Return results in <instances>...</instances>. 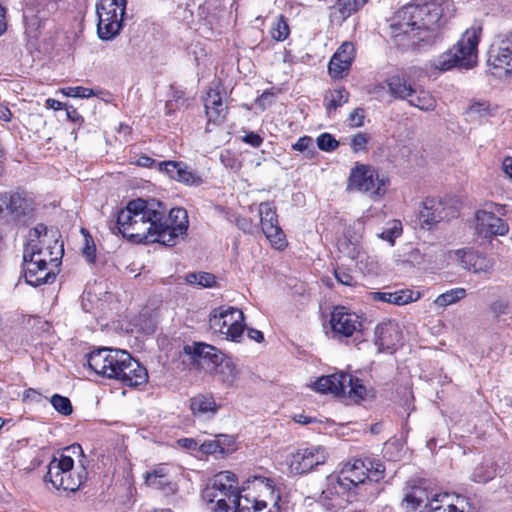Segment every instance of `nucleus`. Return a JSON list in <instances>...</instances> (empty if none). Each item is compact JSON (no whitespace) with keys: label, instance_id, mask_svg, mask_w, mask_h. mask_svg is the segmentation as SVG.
<instances>
[{"label":"nucleus","instance_id":"obj_1","mask_svg":"<svg viewBox=\"0 0 512 512\" xmlns=\"http://www.w3.org/2000/svg\"><path fill=\"white\" fill-rule=\"evenodd\" d=\"M110 229L135 243L158 242L171 247L186 235L188 215L183 208H172L167 214L160 201L138 198L117 213Z\"/></svg>","mask_w":512,"mask_h":512},{"label":"nucleus","instance_id":"obj_2","mask_svg":"<svg viewBox=\"0 0 512 512\" xmlns=\"http://www.w3.org/2000/svg\"><path fill=\"white\" fill-rule=\"evenodd\" d=\"M87 361L96 374L116 379L125 386L136 387L148 380L146 368L125 350L99 348L89 353Z\"/></svg>","mask_w":512,"mask_h":512},{"label":"nucleus","instance_id":"obj_3","mask_svg":"<svg viewBox=\"0 0 512 512\" xmlns=\"http://www.w3.org/2000/svg\"><path fill=\"white\" fill-rule=\"evenodd\" d=\"M440 13L429 3H411L395 13L390 28L394 37L407 36L412 45L431 43Z\"/></svg>","mask_w":512,"mask_h":512},{"label":"nucleus","instance_id":"obj_4","mask_svg":"<svg viewBox=\"0 0 512 512\" xmlns=\"http://www.w3.org/2000/svg\"><path fill=\"white\" fill-rule=\"evenodd\" d=\"M54 245L44 247L39 243L28 242L24 248V276L26 282L34 287L52 283L56 278L54 268L59 265L63 255V244L54 240Z\"/></svg>","mask_w":512,"mask_h":512},{"label":"nucleus","instance_id":"obj_5","mask_svg":"<svg viewBox=\"0 0 512 512\" xmlns=\"http://www.w3.org/2000/svg\"><path fill=\"white\" fill-rule=\"evenodd\" d=\"M481 33L482 27L478 24L466 29L452 48L433 60L432 67L440 72L448 71L454 67L461 69L473 68L478 60V44Z\"/></svg>","mask_w":512,"mask_h":512},{"label":"nucleus","instance_id":"obj_6","mask_svg":"<svg viewBox=\"0 0 512 512\" xmlns=\"http://www.w3.org/2000/svg\"><path fill=\"white\" fill-rule=\"evenodd\" d=\"M246 489L241 491L238 487L237 477L230 471H222L216 474L212 483L202 491V499L209 504H214L211 509L214 512H235L236 499H242Z\"/></svg>","mask_w":512,"mask_h":512},{"label":"nucleus","instance_id":"obj_7","mask_svg":"<svg viewBox=\"0 0 512 512\" xmlns=\"http://www.w3.org/2000/svg\"><path fill=\"white\" fill-rule=\"evenodd\" d=\"M385 467L380 461L370 458L354 459L346 463L338 475H332L343 483V486L354 492L360 485L370 482H379L384 478Z\"/></svg>","mask_w":512,"mask_h":512},{"label":"nucleus","instance_id":"obj_8","mask_svg":"<svg viewBox=\"0 0 512 512\" xmlns=\"http://www.w3.org/2000/svg\"><path fill=\"white\" fill-rule=\"evenodd\" d=\"M74 460L69 454H61L59 458H53L48 465L45 480L49 481L56 489L65 491H76L86 479L84 467L75 472Z\"/></svg>","mask_w":512,"mask_h":512},{"label":"nucleus","instance_id":"obj_9","mask_svg":"<svg viewBox=\"0 0 512 512\" xmlns=\"http://www.w3.org/2000/svg\"><path fill=\"white\" fill-rule=\"evenodd\" d=\"M127 0H97V32L102 40L116 37L123 27Z\"/></svg>","mask_w":512,"mask_h":512},{"label":"nucleus","instance_id":"obj_10","mask_svg":"<svg viewBox=\"0 0 512 512\" xmlns=\"http://www.w3.org/2000/svg\"><path fill=\"white\" fill-rule=\"evenodd\" d=\"M314 388L318 392L348 397L353 401L363 400L367 393L366 387L360 383L359 379L345 372L318 378Z\"/></svg>","mask_w":512,"mask_h":512},{"label":"nucleus","instance_id":"obj_11","mask_svg":"<svg viewBox=\"0 0 512 512\" xmlns=\"http://www.w3.org/2000/svg\"><path fill=\"white\" fill-rule=\"evenodd\" d=\"M209 325L224 339L239 342L244 332V314L234 307H219L212 311Z\"/></svg>","mask_w":512,"mask_h":512},{"label":"nucleus","instance_id":"obj_12","mask_svg":"<svg viewBox=\"0 0 512 512\" xmlns=\"http://www.w3.org/2000/svg\"><path fill=\"white\" fill-rule=\"evenodd\" d=\"M387 85L392 96L407 101L413 107L422 111H432L436 107V99L429 91L404 78L391 77L387 80Z\"/></svg>","mask_w":512,"mask_h":512},{"label":"nucleus","instance_id":"obj_13","mask_svg":"<svg viewBox=\"0 0 512 512\" xmlns=\"http://www.w3.org/2000/svg\"><path fill=\"white\" fill-rule=\"evenodd\" d=\"M388 180L380 177L377 170L369 165H357L351 170L348 187L352 190L369 193L374 198H381L386 192Z\"/></svg>","mask_w":512,"mask_h":512},{"label":"nucleus","instance_id":"obj_14","mask_svg":"<svg viewBox=\"0 0 512 512\" xmlns=\"http://www.w3.org/2000/svg\"><path fill=\"white\" fill-rule=\"evenodd\" d=\"M488 63L493 74L500 78L512 74V31L496 36L490 48Z\"/></svg>","mask_w":512,"mask_h":512},{"label":"nucleus","instance_id":"obj_15","mask_svg":"<svg viewBox=\"0 0 512 512\" xmlns=\"http://www.w3.org/2000/svg\"><path fill=\"white\" fill-rule=\"evenodd\" d=\"M353 493L331 475L327 478L326 486L318 501L327 512H344Z\"/></svg>","mask_w":512,"mask_h":512},{"label":"nucleus","instance_id":"obj_16","mask_svg":"<svg viewBox=\"0 0 512 512\" xmlns=\"http://www.w3.org/2000/svg\"><path fill=\"white\" fill-rule=\"evenodd\" d=\"M334 338L351 337L362 330L361 317L344 306H336L330 315Z\"/></svg>","mask_w":512,"mask_h":512},{"label":"nucleus","instance_id":"obj_17","mask_svg":"<svg viewBox=\"0 0 512 512\" xmlns=\"http://www.w3.org/2000/svg\"><path fill=\"white\" fill-rule=\"evenodd\" d=\"M259 216L262 231L271 245L277 249L285 248L287 242L279 226L275 208L268 202L260 203Z\"/></svg>","mask_w":512,"mask_h":512},{"label":"nucleus","instance_id":"obj_18","mask_svg":"<svg viewBox=\"0 0 512 512\" xmlns=\"http://www.w3.org/2000/svg\"><path fill=\"white\" fill-rule=\"evenodd\" d=\"M327 455L320 446H312L297 450L289 459L290 471L294 474H304L315 466L324 464Z\"/></svg>","mask_w":512,"mask_h":512},{"label":"nucleus","instance_id":"obj_19","mask_svg":"<svg viewBox=\"0 0 512 512\" xmlns=\"http://www.w3.org/2000/svg\"><path fill=\"white\" fill-rule=\"evenodd\" d=\"M158 170L170 179L188 186L202 184L201 176L181 161H161L157 163Z\"/></svg>","mask_w":512,"mask_h":512},{"label":"nucleus","instance_id":"obj_20","mask_svg":"<svg viewBox=\"0 0 512 512\" xmlns=\"http://www.w3.org/2000/svg\"><path fill=\"white\" fill-rule=\"evenodd\" d=\"M448 495H434L430 498L426 489L413 487L403 499L402 505L406 512H432L436 503L443 502Z\"/></svg>","mask_w":512,"mask_h":512},{"label":"nucleus","instance_id":"obj_21","mask_svg":"<svg viewBox=\"0 0 512 512\" xmlns=\"http://www.w3.org/2000/svg\"><path fill=\"white\" fill-rule=\"evenodd\" d=\"M454 254L460 261L462 268L472 271L475 274H491L494 270V260L472 248L458 249Z\"/></svg>","mask_w":512,"mask_h":512},{"label":"nucleus","instance_id":"obj_22","mask_svg":"<svg viewBox=\"0 0 512 512\" xmlns=\"http://www.w3.org/2000/svg\"><path fill=\"white\" fill-rule=\"evenodd\" d=\"M476 232L483 237L494 235H505L508 230V224L495 213L487 210H479L475 213Z\"/></svg>","mask_w":512,"mask_h":512},{"label":"nucleus","instance_id":"obj_23","mask_svg":"<svg viewBox=\"0 0 512 512\" xmlns=\"http://www.w3.org/2000/svg\"><path fill=\"white\" fill-rule=\"evenodd\" d=\"M33 210L30 199L18 192L0 194V214L7 213L15 219L26 216Z\"/></svg>","mask_w":512,"mask_h":512},{"label":"nucleus","instance_id":"obj_24","mask_svg":"<svg viewBox=\"0 0 512 512\" xmlns=\"http://www.w3.org/2000/svg\"><path fill=\"white\" fill-rule=\"evenodd\" d=\"M355 57V48L351 42H344L330 59L328 70L333 78H342L349 70Z\"/></svg>","mask_w":512,"mask_h":512},{"label":"nucleus","instance_id":"obj_25","mask_svg":"<svg viewBox=\"0 0 512 512\" xmlns=\"http://www.w3.org/2000/svg\"><path fill=\"white\" fill-rule=\"evenodd\" d=\"M49 6L54 8L53 3L38 2L36 4H26V7L23 9V18L29 34L37 32L43 26L50 14Z\"/></svg>","mask_w":512,"mask_h":512},{"label":"nucleus","instance_id":"obj_26","mask_svg":"<svg viewBox=\"0 0 512 512\" xmlns=\"http://www.w3.org/2000/svg\"><path fill=\"white\" fill-rule=\"evenodd\" d=\"M375 345L379 352L392 353L400 341V331L397 324L392 322L381 323L376 326Z\"/></svg>","mask_w":512,"mask_h":512},{"label":"nucleus","instance_id":"obj_27","mask_svg":"<svg viewBox=\"0 0 512 512\" xmlns=\"http://www.w3.org/2000/svg\"><path fill=\"white\" fill-rule=\"evenodd\" d=\"M204 106L209 122H220L224 118L226 106L219 87L209 89L204 99Z\"/></svg>","mask_w":512,"mask_h":512},{"label":"nucleus","instance_id":"obj_28","mask_svg":"<svg viewBox=\"0 0 512 512\" xmlns=\"http://www.w3.org/2000/svg\"><path fill=\"white\" fill-rule=\"evenodd\" d=\"M371 298L394 305H406L420 298V293L409 289H401L394 292H372Z\"/></svg>","mask_w":512,"mask_h":512},{"label":"nucleus","instance_id":"obj_29","mask_svg":"<svg viewBox=\"0 0 512 512\" xmlns=\"http://www.w3.org/2000/svg\"><path fill=\"white\" fill-rule=\"evenodd\" d=\"M367 2L368 0H337L330 7V19L332 22L342 23Z\"/></svg>","mask_w":512,"mask_h":512},{"label":"nucleus","instance_id":"obj_30","mask_svg":"<svg viewBox=\"0 0 512 512\" xmlns=\"http://www.w3.org/2000/svg\"><path fill=\"white\" fill-rule=\"evenodd\" d=\"M443 203L435 198H427L423 202V208L420 211V218L426 224H435L446 217Z\"/></svg>","mask_w":512,"mask_h":512},{"label":"nucleus","instance_id":"obj_31","mask_svg":"<svg viewBox=\"0 0 512 512\" xmlns=\"http://www.w3.org/2000/svg\"><path fill=\"white\" fill-rule=\"evenodd\" d=\"M190 408L195 416L209 419L217 412V406L212 396L197 395L190 400Z\"/></svg>","mask_w":512,"mask_h":512},{"label":"nucleus","instance_id":"obj_32","mask_svg":"<svg viewBox=\"0 0 512 512\" xmlns=\"http://www.w3.org/2000/svg\"><path fill=\"white\" fill-rule=\"evenodd\" d=\"M237 502L235 512H279L278 508L273 510L268 508V503L265 499L251 496L250 493H245L242 499H236Z\"/></svg>","mask_w":512,"mask_h":512},{"label":"nucleus","instance_id":"obj_33","mask_svg":"<svg viewBox=\"0 0 512 512\" xmlns=\"http://www.w3.org/2000/svg\"><path fill=\"white\" fill-rule=\"evenodd\" d=\"M351 229H345L344 237L339 241L338 248L339 251L352 260H358L361 256V239L362 234H357L350 239Z\"/></svg>","mask_w":512,"mask_h":512},{"label":"nucleus","instance_id":"obj_34","mask_svg":"<svg viewBox=\"0 0 512 512\" xmlns=\"http://www.w3.org/2000/svg\"><path fill=\"white\" fill-rule=\"evenodd\" d=\"M443 502L436 503L435 506L432 507V512H474V508L469 503L468 499L462 496H457L455 502Z\"/></svg>","mask_w":512,"mask_h":512},{"label":"nucleus","instance_id":"obj_35","mask_svg":"<svg viewBox=\"0 0 512 512\" xmlns=\"http://www.w3.org/2000/svg\"><path fill=\"white\" fill-rule=\"evenodd\" d=\"M249 483L252 485V489L259 491L262 497H269L270 501L273 503V506L276 507L277 501L280 496L275 491L272 481L268 478L264 477H254L253 480Z\"/></svg>","mask_w":512,"mask_h":512},{"label":"nucleus","instance_id":"obj_36","mask_svg":"<svg viewBox=\"0 0 512 512\" xmlns=\"http://www.w3.org/2000/svg\"><path fill=\"white\" fill-rule=\"evenodd\" d=\"M349 99V93L345 88H337L334 90L327 91L324 96L325 107L328 113L332 110H336L343 104L347 103Z\"/></svg>","mask_w":512,"mask_h":512},{"label":"nucleus","instance_id":"obj_37","mask_svg":"<svg viewBox=\"0 0 512 512\" xmlns=\"http://www.w3.org/2000/svg\"><path fill=\"white\" fill-rule=\"evenodd\" d=\"M466 296L464 288H454L440 294L435 300L434 305L440 308H445L452 305Z\"/></svg>","mask_w":512,"mask_h":512},{"label":"nucleus","instance_id":"obj_38","mask_svg":"<svg viewBox=\"0 0 512 512\" xmlns=\"http://www.w3.org/2000/svg\"><path fill=\"white\" fill-rule=\"evenodd\" d=\"M231 442V439L227 435H219L216 439L204 441L199 449L201 452L205 454H224L225 448L223 447V444L225 442Z\"/></svg>","mask_w":512,"mask_h":512},{"label":"nucleus","instance_id":"obj_39","mask_svg":"<svg viewBox=\"0 0 512 512\" xmlns=\"http://www.w3.org/2000/svg\"><path fill=\"white\" fill-rule=\"evenodd\" d=\"M194 354L201 358L209 359L212 363L217 365L222 359V355L217 348L205 343L196 344L194 347Z\"/></svg>","mask_w":512,"mask_h":512},{"label":"nucleus","instance_id":"obj_40","mask_svg":"<svg viewBox=\"0 0 512 512\" xmlns=\"http://www.w3.org/2000/svg\"><path fill=\"white\" fill-rule=\"evenodd\" d=\"M219 366V373L222 375V380L224 382L232 384L238 379L240 371L232 360H221L219 362Z\"/></svg>","mask_w":512,"mask_h":512},{"label":"nucleus","instance_id":"obj_41","mask_svg":"<svg viewBox=\"0 0 512 512\" xmlns=\"http://www.w3.org/2000/svg\"><path fill=\"white\" fill-rule=\"evenodd\" d=\"M186 281L203 288L213 287L216 283L215 276L207 272L189 273L186 275Z\"/></svg>","mask_w":512,"mask_h":512},{"label":"nucleus","instance_id":"obj_42","mask_svg":"<svg viewBox=\"0 0 512 512\" xmlns=\"http://www.w3.org/2000/svg\"><path fill=\"white\" fill-rule=\"evenodd\" d=\"M494 477V469L488 464H480L472 472V480L477 483H486Z\"/></svg>","mask_w":512,"mask_h":512},{"label":"nucleus","instance_id":"obj_43","mask_svg":"<svg viewBox=\"0 0 512 512\" xmlns=\"http://www.w3.org/2000/svg\"><path fill=\"white\" fill-rule=\"evenodd\" d=\"M290 33L287 21L283 16L273 24L271 28V36L276 41H284Z\"/></svg>","mask_w":512,"mask_h":512},{"label":"nucleus","instance_id":"obj_44","mask_svg":"<svg viewBox=\"0 0 512 512\" xmlns=\"http://www.w3.org/2000/svg\"><path fill=\"white\" fill-rule=\"evenodd\" d=\"M50 402L54 409L63 415H70L73 411L72 404L69 398L67 397L61 396L59 394H54L51 397Z\"/></svg>","mask_w":512,"mask_h":512},{"label":"nucleus","instance_id":"obj_45","mask_svg":"<svg viewBox=\"0 0 512 512\" xmlns=\"http://www.w3.org/2000/svg\"><path fill=\"white\" fill-rule=\"evenodd\" d=\"M292 148L296 151L305 153L308 158L313 157L315 154L314 141L310 136L300 137Z\"/></svg>","mask_w":512,"mask_h":512},{"label":"nucleus","instance_id":"obj_46","mask_svg":"<svg viewBox=\"0 0 512 512\" xmlns=\"http://www.w3.org/2000/svg\"><path fill=\"white\" fill-rule=\"evenodd\" d=\"M316 142L318 148L325 152H332L339 146V142L329 133L320 134L317 137Z\"/></svg>","mask_w":512,"mask_h":512},{"label":"nucleus","instance_id":"obj_47","mask_svg":"<svg viewBox=\"0 0 512 512\" xmlns=\"http://www.w3.org/2000/svg\"><path fill=\"white\" fill-rule=\"evenodd\" d=\"M62 92L67 97L74 98H89L95 95L94 91L91 88L82 86L67 87L62 89Z\"/></svg>","mask_w":512,"mask_h":512},{"label":"nucleus","instance_id":"obj_48","mask_svg":"<svg viewBox=\"0 0 512 512\" xmlns=\"http://www.w3.org/2000/svg\"><path fill=\"white\" fill-rule=\"evenodd\" d=\"M335 278L337 279L338 283L345 285V286H354L356 285L357 281L351 274L349 269H346L344 267H337L334 270Z\"/></svg>","mask_w":512,"mask_h":512},{"label":"nucleus","instance_id":"obj_49","mask_svg":"<svg viewBox=\"0 0 512 512\" xmlns=\"http://www.w3.org/2000/svg\"><path fill=\"white\" fill-rule=\"evenodd\" d=\"M47 237V227L44 224H38L29 231L28 242L44 244Z\"/></svg>","mask_w":512,"mask_h":512},{"label":"nucleus","instance_id":"obj_50","mask_svg":"<svg viewBox=\"0 0 512 512\" xmlns=\"http://www.w3.org/2000/svg\"><path fill=\"white\" fill-rule=\"evenodd\" d=\"M369 135L366 133L359 132L351 138L350 146L353 152L357 153L365 151L369 142Z\"/></svg>","mask_w":512,"mask_h":512},{"label":"nucleus","instance_id":"obj_51","mask_svg":"<svg viewBox=\"0 0 512 512\" xmlns=\"http://www.w3.org/2000/svg\"><path fill=\"white\" fill-rule=\"evenodd\" d=\"M401 223L398 221H394V224L391 228L383 231L379 236L383 240L390 242L391 245H394L395 238L401 235Z\"/></svg>","mask_w":512,"mask_h":512},{"label":"nucleus","instance_id":"obj_52","mask_svg":"<svg viewBox=\"0 0 512 512\" xmlns=\"http://www.w3.org/2000/svg\"><path fill=\"white\" fill-rule=\"evenodd\" d=\"M156 478H168V470L165 466H158L152 472H147L145 483H155Z\"/></svg>","mask_w":512,"mask_h":512},{"label":"nucleus","instance_id":"obj_53","mask_svg":"<svg viewBox=\"0 0 512 512\" xmlns=\"http://www.w3.org/2000/svg\"><path fill=\"white\" fill-rule=\"evenodd\" d=\"M242 141L245 142L246 144L254 147V148H258V147H260L262 145L263 138L259 134H257V133L247 132L242 137Z\"/></svg>","mask_w":512,"mask_h":512},{"label":"nucleus","instance_id":"obj_54","mask_svg":"<svg viewBox=\"0 0 512 512\" xmlns=\"http://www.w3.org/2000/svg\"><path fill=\"white\" fill-rule=\"evenodd\" d=\"M364 110L361 108L354 109L349 115V121L352 126L359 127L363 124Z\"/></svg>","mask_w":512,"mask_h":512},{"label":"nucleus","instance_id":"obj_55","mask_svg":"<svg viewBox=\"0 0 512 512\" xmlns=\"http://www.w3.org/2000/svg\"><path fill=\"white\" fill-rule=\"evenodd\" d=\"M220 161L225 167H228L231 169L239 168V163L237 162V160L234 157H232V155L229 151H225L224 153H221Z\"/></svg>","mask_w":512,"mask_h":512},{"label":"nucleus","instance_id":"obj_56","mask_svg":"<svg viewBox=\"0 0 512 512\" xmlns=\"http://www.w3.org/2000/svg\"><path fill=\"white\" fill-rule=\"evenodd\" d=\"M469 113L477 116H485L488 114L489 105L487 103H473L469 107Z\"/></svg>","mask_w":512,"mask_h":512},{"label":"nucleus","instance_id":"obj_57","mask_svg":"<svg viewBox=\"0 0 512 512\" xmlns=\"http://www.w3.org/2000/svg\"><path fill=\"white\" fill-rule=\"evenodd\" d=\"M12 112L7 102L0 103V120L10 122L12 120Z\"/></svg>","mask_w":512,"mask_h":512},{"label":"nucleus","instance_id":"obj_58","mask_svg":"<svg viewBox=\"0 0 512 512\" xmlns=\"http://www.w3.org/2000/svg\"><path fill=\"white\" fill-rule=\"evenodd\" d=\"M62 454H69L72 459H73V456L84 457L82 448L79 444H73L69 447H66L63 450Z\"/></svg>","mask_w":512,"mask_h":512},{"label":"nucleus","instance_id":"obj_59","mask_svg":"<svg viewBox=\"0 0 512 512\" xmlns=\"http://www.w3.org/2000/svg\"><path fill=\"white\" fill-rule=\"evenodd\" d=\"M178 444L181 447H183L185 449H189V450H194L198 446V443L196 442V440H194L192 438H182V439H179L178 440Z\"/></svg>","mask_w":512,"mask_h":512},{"label":"nucleus","instance_id":"obj_60","mask_svg":"<svg viewBox=\"0 0 512 512\" xmlns=\"http://www.w3.org/2000/svg\"><path fill=\"white\" fill-rule=\"evenodd\" d=\"M155 483H146L148 486H151L155 489H164L166 486L170 484L168 478H156Z\"/></svg>","mask_w":512,"mask_h":512},{"label":"nucleus","instance_id":"obj_61","mask_svg":"<svg viewBox=\"0 0 512 512\" xmlns=\"http://www.w3.org/2000/svg\"><path fill=\"white\" fill-rule=\"evenodd\" d=\"M46 107L53 109V110H62L64 108H66L62 102H60L56 99H53V98H48L46 100Z\"/></svg>","mask_w":512,"mask_h":512},{"label":"nucleus","instance_id":"obj_62","mask_svg":"<svg viewBox=\"0 0 512 512\" xmlns=\"http://www.w3.org/2000/svg\"><path fill=\"white\" fill-rule=\"evenodd\" d=\"M6 10L5 8L0 4V36L5 33L7 30V22H6Z\"/></svg>","mask_w":512,"mask_h":512},{"label":"nucleus","instance_id":"obj_63","mask_svg":"<svg viewBox=\"0 0 512 512\" xmlns=\"http://www.w3.org/2000/svg\"><path fill=\"white\" fill-rule=\"evenodd\" d=\"M248 336L250 339L255 340L256 342H262L264 340L263 333L257 329H249Z\"/></svg>","mask_w":512,"mask_h":512},{"label":"nucleus","instance_id":"obj_64","mask_svg":"<svg viewBox=\"0 0 512 512\" xmlns=\"http://www.w3.org/2000/svg\"><path fill=\"white\" fill-rule=\"evenodd\" d=\"M67 111V116L73 122H78L82 119L81 115L77 112V110L73 107L65 108Z\"/></svg>","mask_w":512,"mask_h":512}]
</instances>
